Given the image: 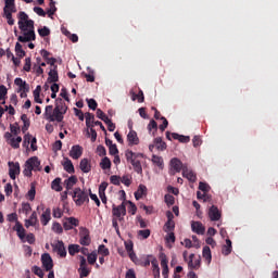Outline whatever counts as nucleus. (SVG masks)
<instances>
[{
    "label": "nucleus",
    "instance_id": "1",
    "mask_svg": "<svg viewBox=\"0 0 278 278\" xmlns=\"http://www.w3.org/2000/svg\"><path fill=\"white\" fill-rule=\"evenodd\" d=\"M17 25L22 34L17 37L18 42H31L36 40V30H34V20H29V15L25 11L17 14Z\"/></svg>",
    "mask_w": 278,
    "mask_h": 278
},
{
    "label": "nucleus",
    "instance_id": "2",
    "mask_svg": "<svg viewBox=\"0 0 278 278\" xmlns=\"http://www.w3.org/2000/svg\"><path fill=\"white\" fill-rule=\"evenodd\" d=\"M68 106H66L64 100L56 99L54 109L53 105H47L43 115L46 121H49L50 123H55V121L56 123H62V121H64V114H66Z\"/></svg>",
    "mask_w": 278,
    "mask_h": 278
},
{
    "label": "nucleus",
    "instance_id": "3",
    "mask_svg": "<svg viewBox=\"0 0 278 278\" xmlns=\"http://www.w3.org/2000/svg\"><path fill=\"white\" fill-rule=\"evenodd\" d=\"M125 157L127 162H129L138 175H142V163L140 160L144 157V154L142 153H136L131 150H126Z\"/></svg>",
    "mask_w": 278,
    "mask_h": 278
},
{
    "label": "nucleus",
    "instance_id": "4",
    "mask_svg": "<svg viewBox=\"0 0 278 278\" xmlns=\"http://www.w3.org/2000/svg\"><path fill=\"white\" fill-rule=\"evenodd\" d=\"M33 170H40V160L38 156L29 157L25 162L23 175L25 177H31Z\"/></svg>",
    "mask_w": 278,
    "mask_h": 278
},
{
    "label": "nucleus",
    "instance_id": "5",
    "mask_svg": "<svg viewBox=\"0 0 278 278\" xmlns=\"http://www.w3.org/2000/svg\"><path fill=\"white\" fill-rule=\"evenodd\" d=\"M73 201L78 207H81L84 203H90V198H88V193L81 188H75L73 191Z\"/></svg>",
    "mask_w": 278,
    "mask_h": 278
},
{
    "label": "nucleus",
    "instance_id": "6",
    "mask_svg": "<svg viewBox=\"0 0 278 278\" xmlns=\"http://www.w3.org/2000/svg\"><path fill=\"white\" fill-rule=\"evenodd\" d=\"M78 260L80 262L79 269H78L79 277L86 278L88 277V275H90V268H88V262L86 261V257H84L83 255H79Z\"/></svg>",
    "mask_w": 278,
    "mask_h": 278
},
{
    "label": "nucleus",
    "instance_id": "7",
    "mask_svg": "<svg viewBox=\"0 0 278 278\" xmlns=\"http://www.w3.org/2000/svg\"><path fill=\"white\" fill-rule=\"evenodd\" d=\"M4 138L8 142V144H10V147H12V149H21V143L23 142L22 137L14 138L11 132H5Z\"/></svg>",
    "mask_w": 278,
    "mask_h": 278
},
{
    "label": "nucleus",
    "instance_id": "8",
    "mask_svg": "<svg viewBox=\"0 0 278 278\" xmlns=\"http://www.w3.org/2000/svg\"><path fill=\"white\" fill-rule=\"evenodd\" d=\"M16 175H21V164L18 162H9V177L14 180Z\"/></svg>",
    "mask_w": 278,
    "mask_h": 278
},
{
    "label": "nucleus",
    "instance_id": "9",
    "mask_svg": "<svg viewBox=\"0 0 278 278\" xmlns=\"http://www.w3.org/2000/svg\"><path fill=\"white\" fill-rule=\"evenodd\" d=\"M41 263L46 271L53 270V258H51V254L49 253L42 254Z\"/></svg>",
    "mask_w": 278,
    "mask_h": 278
},
{
    "label": "nucleus",
    "instance_id": "10",
    "mask_svg": "<svg viewBox=\"0 0 278 278\" xmlns=\"http://www.w3.org/2000/svg\"><path fill=\"white\" fill-rule=\"evenodd\" d=\"M92 242V240L90 239V231L87 228H83L80 230V239H79V243L83 247H90V243Z\"/></svg>",
    "mask_w": 278,
    "mask_h": 278
},
{
    "label": "nucleus",
    "instance_id": "11",
    "mask_svg": "<svg viewBox=\"0 0 278 278\" xmlns=\"http://www.w3.org/2000/svg\"><path fill=\"white\" fill-rule=\"evenodd\" d=\"M112 214L113 216H115V218H119V220H123L121 216H125L127 214V207L125 206V203H122L118 206L113 204Z\"/></svg>",
    "mask_w": 278,
    "mask_h": 278
},
{
    "label": "nucleus",
    "instance_id": "12",
    "mask_svg": "<svg viewBox=\"0 0 278 278\" xmlns=\"http://www.w3.org/2000/svg\"><path fill=\"white\" fill-rule=\"evenodd\" d=\"M128 147H136L140 144V138H138V132L136 130H129L127 135Z\"/></svg>",
    "mask_w": 278,
    "mask_h": 278
},
{
    "label": "nucleus",
    "instance_id": "13",
    "mask_svg": "<svg viewBox=\"0 0 278 278\" xmlns=\"http://www.w3.org/2000/svg\"><path fill=\"white\" fill-rule=\"evenodd\" d=\"M160 260H161L162 276L164 278H168V258L166 257V254L161 253Z\"/></svg>",
    "mask_w": 278,
    "mask_h": 278
},
{
    "label": "nucleus",
    "instance_id": "14",
    "mask_svg": "<svg viewBox=\"0 0 278 278\" xmlns=\"http://www.w3.org/2000/svg\"><path fill=\"white\" fill-rule=\"evenodd\" d=\"M220 216H222V213H220V211L218 210V206L212 205V206L208 208V218H210L212 222L220 220Z\"/></svg>",
    "mask_w": 278,
    "mask_h": 278
},
{
    "label": "nucleus",
    "instance_id": "15",
    "mask_svg": "<svg viewBox=\"0 0 278 278\" xmlns=\"http://www.w3.org/2000/svg\"><path fill=\"white\" fill-rule=\"evenodd\" d=\"M81 155H84V148H81V146L78 144L73 146L70 151V157H72V160H79Z\"/></svg>",
    "mask_w": 278,
    "mask_h": 278
},
{
    "label": "nucleus",
    "instance_id": "16",
    "mask_svg": "<svg viewBox=\"0 0 278 278\" xmlns=\"http://www.w3.org/2000/svg\"><path fill=\"white\" fill-rule=\"evenodd\" d=\"M182 177L188 179V181H191V184L197 181V174H194L192 169L188 168V165L182 167Z\"/></svg>",
    "mask_w": 278,
    "mask_h": 278
},
{
    "label": "nucleus",
    "instance_id": "17",
    "mask_svg": "<svg viewBox=\"0 0 278 278\" xmlns=\"http://www.w3.org/2000/svg\"><path fill=\"white\" fill-rule=\"evenodd\" d=\"M15 86H18V92H29V85L23 78H15Z\"/></svg>",
    "mask_w": 278,
    "mask_h": 278
},
{
    "label": "nucleus",
    "instance_id": "18",
    "mask_svg": "<svg viewBox=\"0 0 278 278\" xmlns=\"http://www.w3.org/2000/svg\"><path fill=\"white\" fill-rule=\"evenodd\" d=\"M170 166L173 168V170H175V173H181V170H184V163H181V161L177 157H174L170 160Z\"/></svg>",
    "mask_w": 278,
    "mask_h": 278
},
{
    "label": "nucleus",
    "instance_id": "19",
    "mask_svg": "<svg viewBox=\"0 0 278 278\" xmlns=\"http://www.w3.org/2000/svg\"><path fill=\"white\" fill-rule=\"evenodd\" d=\"M191 229L194 233H198V236H203V233H205V226H203L201 222H192Z\"/></svg>",
    "mask_w": 278,
    "mask_h": 278
},
{
    "label": "nucleus",
    "instance_id": "20",
    "mask_svg": "<svg viewBox=\"0 0 278 278\" xmlns=\"http://www.w3.org/2000/svg\"><path fill=\"white\" fill-rule=\"evenodd\" d=\"M193 260H194V254H190L188 268H190V270H199V268H201V260H195V261Z\"/></svg>",
    "mask_w": 278,
    "mask_h": 278
},
{
    "label": "nucleus",
    "instance_id": "21",
    "mask_svg": "<svg viewBox=\"0 0 278 278\" xmlns=\"http://www.w3.org/2000/svg\"><path fill=\"white\" fill-rule=\"evenodd\" d=\"M54 251L60 257H66V248L64 247V241L59 240L54 245Z\"/></svg>",
    "mask_w": 278,
    "mask_h": 278
},
{
    "label": "nucleus",
    "instance_id": "22",
    "mask_svg": "<svg viewBox=\"0 0 278 278\" xmlns=\"http://www.w3.org/2000/svg\"><path fill=\"white\" fill-rule=\"evenodd\" d=\"M36 225H38V214L33 212L30 217L25 219V227L28 229V227H36Z\"/></svg>",
    "mask_w": 278,
    "mask_h": 278
},
{
    "label": "nucleus",
    "instance_id": "23",
    "mask_svg": "<svg viewBox=\"0 0 278 278\" xmlns=\"http://www.w3.org/2000/svg\"><path fill=\"white\" fill-rule=\"evenodd\" d=\"M79 168L84 173H90L92 170V165L90 164V160L81 159L79 163Z\"/></svg>",
    "mask_w": 278,
    "mask_h": 278
},
{
    "label": "nucleus",
    "instance_id": "24",
    "mask_svg": "<svg viewBox=\"0 0 278 278\" xmlns=\"http://www.w3.org/2000/svg\"><path fill=\"white\" fill-rule=\"evenodd\" d=\"M147 186L144 185H139L137 191L135 192V199L136 201H140V199H142V197H147Z\"/></svg>",
    "mask_w": 278,
    "mask_h": 278
},
{
    "label": "nucleus",
    "instance_id": "25",
    "mask_svg": "<svg viewBox=\"0 0 278 278\" xmlns=\"http://www.w3.org/2000/svg\"><path fill=\"white\" fill-rule=\"evenodd\" d=\"M65 161L62 163V166L66 173H70V175H73L75 173V166L73 165V161H71L68 157L64 159Z\"/></svg>",
    "mask_w": 278,
    "mask_h": 278
},
{
    "label": "nucleus",
    "instance_id": "26",
    "mask_svg": "<svg viewBox=\"0 0 278 278\" xmlns=\"http://www.w3.org/2000/svg\"><path fill=\"white\" fill-rule=\"evenodd\" d=\"M41 220V225H43V227H47V225H49V220H51V208H47L40 217Z\"/></svg>",
    "mask_w": 278,
    "mask_h": 278
},
{
    "label": "nucleus",
    "instance_id": "27",
    "mask_svg": "<svg viewBox=\"0 0 278 278\" xmlns=\"http://www.w3.org/2000/svg\"><path fill=\"white\" fill-rule=\"evenodd\" d=\"M3 12H16V3L14 0H4Z\"/></svg>",
    "mask_w": 278,
    "mask_h": 278
},
{
    "label": "nucleus",
    "instance_id": "28",
    "mask_svg": "<svg viewBox=\"0 0 278 278\" xmlns=\"http://www.w3.org/2000/svg\"><path fill=\"white\" fill-rule=\"evenodd\" d=\"M13 229L14 231H16L20 240H23L25 238V228L23 227V224H21V222H16Z\"/></svg>",
    "mask_w": 278,
    "mask_h": 278
},
{
    "label": "nucleus",
    "instance_id": "29",
    "mask_svg": "<svg viewBox=\"0 0 278 278\" xmlns=\"http://www.w3.org/2000/svg\"><path fill=\"white\" fill-rule=\"evenodd\" d=\"M202 257L206 261V264H212V250L205 245L202 250Z\"/></svg>",
    "mask_w": 278,
    "mask_h": 278
},
{
    "label": "nucleus",
    "instance_id": "30",
    "mask_svg": "<svg viewBox=\"0 0 278 278\" xmlns=\"http://www.w3.org/2000/svg\"><path fill=\"white\" fill-rule=\"evenodd\" d=\"M232 245H231V239H226V244L222 248V254L223 255H231Z\"/></svg>",
    "mask_w": 278,
    "mask_h": 278
},
{
    "label": "nucleus",
    "instance_id": "31",
    "mask_svg": "<svg viewBox=\"0 0 278 278\" xmlns=\"http://www.w3.org/2000/svg\"><path fill=\"white\" fill-rule=\"evenodd\" d=\"M172 138L174 139V140H178V142H182V143H188V142H190V137L189 136H184V135H179V134H177V132H173L172 134Z\"/></svg>",
    "mask_w": 278,
    "mask_h": 278
},
{
    "label": "nucleus",
    "instance_id": "32",
    "mask_svg": "<svg viewBox=\"0 0 278 278\" xmlns=\"http://www.w3.org/2000/svg\"><path fill=\"white\" fill-rule=\"evenodd\" d=\"M66 190H73V186L77 184V176H71L70 178L64 180Z\"/></svg>",
    "mask_w": 278,
    "mask_h": 278
},
{
    "label": "nucleus",
    "instance_id": "33",
    "mask_svg": "<svg viewBox=\"0 0 278 278\" xmlns=\"http://www.w3.org/2000/svg\"><path fill=\"white\" fill-rule=\"evenodd\" d=\"M85 118H86V127L90 128V127H94V114L87 112L85 114Z\"/></svg>",
    "mask_w": 278,
    "mask_h": 278
},
{
    "label": "nucleus",
    "instance_id": "34",
    "mask_svg": "<svg viewBox=\"0 0 278 278\" xmlns=\"http://www.w3.org/2000/svg\"><path fill=\"white\" fill-rule=\"evenodd\" d=\"M100 168H102V170H108L110 168H112V161H110V157L104 156L101 162H100Z\"/></svg>",
    "mask_w": 278,
    "mask_h": 278
},
{
    "label": "nucleus",
    "instance_id": "35",
    "mask_svg": "<svg viewBox=\"0 0 278 278\" xmlns=\"http://www.w3.org/2000/svg\"><path fill=\"white\" fill-rule=\"evenodd\" d=\"M154 144L157 151H166V142L161 137L154 139Z\"/></svg>",
    "mask_w": 278,
    "mask_h": 278
},
{
    "label": "nucleus",
    "instance_id": "36",
    "mask_svg": "<svg viewBox=\"0 0 278 278\" xmlns=\"http://www.w3.org/2000/svg\"><path fill=\"white\" fill-rule=\"evenodd\" d=\"M58 12V8L55 7V1L51 0L49 3V9H47V14L49 18H53V14Z\"/></svg>",
    "mask_w": 278,
    "mask_h": 278
},
{
    "label": "nucleus",
    "instance_id": "37",
    "mask_svg": "<svg viewBox=\"0 0 278 278\" xmlns=\"http://www.w3.org/2000/svg\"><path fill=\"white\" fill-rule=\"evenodd\" d=\"M52 190H55V192H62V178H55L52 181Z\"/></svg>",
    "mask_w": 278,
    "mask_h": 278
},
{
    "label": "nucleus",
    "instance_id": "38",
    "mask_svg": "<svg viewBox=\"0 0 278 278\" xmlns=\"http://www.w3.org/2000/svg\"><path fill=\"white\" fill-rule=\"evenodd\" d=\"M152 162L155 166H159V168H164V159H162V156L153 154Z\"/></svg>",
    "mask_w": 278,
    "mask_h": 278
},
{
    "label": "nucleus",
    "instance_id": "39",
    "mask_svg": "<svg viewBox=\"0 0 278 278\" xmlns=\"http://www.w3.org/2000/svg\"><path fill=\"white\" fill-rule=\"evenodd\" d=\"M148 131L149 134L152 132V136H155V131H157V122H155V119L150 121Z\"/></svg>",
    "mask_w": 278,
    "mask_h": 278
},
{
    "label": "nucleus",
    "instance_id": "40",
    "mask_svg": "<svg viewBox=\"0 0 278 278\" xmlns=\"http://www.w3.org/2000/svg\"><path fill=\"white\" fill-rule=\"evenodd\" d=\"M10 131L12 136H18V134H21V126H18V123L11 124Z\"/></svg>",
    "mask_w": 278,
    "mask_h": 278
},
{
    "label": "nucleus",
    "instance_id": "41",
    "mask_svg": "<svg viewBox=\"0 0 278 278\" xmlns=\"http://www.w3.org/2000/svg\"><path fill=\"white\" fill-rule=\"evenodd\" d=\"M15 53L17 58H25L26 55L25 50H23V45H21L20 42H16L15 45Z\"/></svg>",
    "mask_w": 278,
    "mask_h": 278
},
{
    "label": "nucleus",
    "instance_id": "42",
    "mask_svg": "<svg viewBox=\"0 0 278 278\" xmlns=\"http://www.w3.org/2000/svg\"><path fill=\"white\" fill-rule=\"evenodd\" d=\"M38 34L41 38H47V36H51V29H49L47 26H43L42 28H38Z\"/></svg>",
    "mask_w": 278,
    "mask_h": 278
},
{
    "label": "nucleus",
    "instance_id": "43",
    "mask_svg": "<svg viewBox=\"0 0 278 278\" xmlns=\"http://www.w3.org/2000/svg\"><path fill=\"white\" fill-rule=\"evenodd\" d=\"M87 262L91 266H94L97 264V252H91L87 255Z\"/></svg>",
    "mask_w": 278,
    "mask_h": 278
},
{
    "label": "nucleus",
    "instance_id": "44",
    "mask_svg": "<svg viewBox=\"0 0 278 278\" xmlns=\"http://www.w3.org/2000/svg\"><path fill=\"white\" fill-rule=\"evenodd\" d=\"M80 251V245L79 244H70L68 245V253L70 255H75L76 253H79Z\"/></svg>",
    "mask_w": 278,
    "mask_h": 278
},
{
    "label": "nucleus",
    "instance_id": "45",
    "mask_svg": "<svg viewBox=\"0 0 278 278\" xmlns=\"http://www.w3.org/2000/svg\"><path fill=\"white\" fill-rule=\"evenodd\" d=\"M98 253L103 255V257H108V255H110V250L104 244H101L98 248Z\"/></svg>",
    "mask_w": 278,
    "mask_h": 278
},
{
    "label": "nucleus",
    "instance_id": "46",
    "mask_svg": "<svg viewBox=\"0 0 278 278\" xmlns=\"http://www.w3.org/2000/svg\"><path fill=\"white\" fill-rule=\"evenodd\" d=\"M48 75H49L48 79L50 80V84H55L59 80L58 71H50Z\"/></svg>",
    "mask_w": 278,
    "mask_h": 278
},
{
    "label": "nucleus",
    "instance_id": "47",
    "mask_svg": "<svg viewBox=\"0 0 278 278\" xmlns=\"http://www.w3.org/2000/svg\"><path fill=\"white\" fill-rule=\"evenodd\" d=\"M4 12V16L8 21V25H14V18L12 17V14H14V11H3Z\"/></svg>",
    "mask_w": 278,
    "mask_h": 278
},
{
    "label": "nucleus",
    "instance_id": "48",
    "mask_svg": "<svg viewBox=\"0 0 278 278\" xmlns=\"http://www.w3.org/2000/svg\"><path fill=\"white\" fill-rule=\"evenodd\" d=\"M4 99H8V88L5 85H0V101H4Z\"/></svg>",
    "mask_w": 278,
    "mask_h": 278
},
{
    "label": "nucleus",
    "instance_id": "49",
    "mask_svg": "<svg viewBox=\"0 0 278 278\" xmlns=\"http://www.w3.org/2000/svg\"><path fill=\"white\" fill-rule=\"evenodd\" d=\"M30 143H31V135H30V134H26V135L24 136V141H23V147H24V149H27V151H28Z\"/></svg>",
    "mask_w": 278,
    "mask_h": 278
},
{
    "label": "nucleus",
    "instance_id": "50",
    "mask_svg": "<svg viewBox=\"0 0 278 278\" xmlns=\"http://www.w3.org/2000/svg\"><path fill=\"white\" fill-rule=\"evenodd\" d=\"M31 271L34 273V275H37V277L43 278L45 277V271H42V268L38 267V266H33Z\"/></svg>",
    "mask_w": 278,
    "mask_h": 278
},
{
    "label": "nucleus",
    "instance_id": "51",
    "mask_svg": "<svg viewBox=\"0 0 278 278\" xmlns=\"http://www.w3.org/2000/svg\"><path fill=\"white\" fill-rule=\"evenodd\" d=\"M97 116L98 118H100V121H103V123H106L108 121H110V117H108V115H105V113L101 111V109L97 110Z\"/></svg>",
    "mask_w": 278,
    "mask_h": 278
},
{
    "label": "nucleus",
    "instance_id": "52",
    "mask_svg": "<svg viewBox=\"0 0 278 278\" xmlns=\"http://www.w3.org/2000/svg\"><path fill=\"white\" fill-rule=\"evenodd\" d=\"M27 197L29 201H34V199H36V186L31 185L30 189L27 192Z\"/></svg>",
    "mask_w": 278,
    "mask_h": 278
},
{
    "label": "nucleus",
    "instance_id": "53",
    "mask_svg": "<svg viewBox=\"0 0 278 278\" xmlns=\"http://www.w3.org/2000/svg\"><path fill=\"white\" fill-rule=\"evenodd\" d=\"M33 11L35 12V14H37L38 16H47V12L45 11L43 8L40 7H34Z\"/></svg>",
    "mask_w": 278,
    "mask_h": 278
},
{
    "label": "nucleus",
    "instance_id": "54",
    "mask_svg": "<svg viewBox=\"0 0 278 278\" xmlns=\"http://www.w3.org/2000/svg\"><path fill=\"white\" fill-rule=\"evenodd\" d=\"M97 153L100 157H105V155H108V150H105V147L103 146H98Z\"/></svg>",
    "mask_w": 278,
    "mask_h": 278
},
{
    "label": "nucleus",
    "instance_id": "55",
    "mask_svg": "<svg viewBox=\"0 0 278 278\" xmlns=\"http://www.w3.org/2000/svg\"><path fill=\"white\" fill-rule=\"evenodd\" d=\"M138 236H140L143 240H147L151 236L150 229L139 230Z\"/></svg>",
    "mask_w": 278,
    "mask_h": 278
},
{
    "label": "nucleus",
    "instance_id": "56",
    "mask_svg": "<svg viewBox=\"0 0 278 278\" xmlns=\"http://www.w3.org/2000/svg\"><path fill=\"white\" fill-rule=\"evenodd\" d=\"M128 213L131 214V216H135L136 212H138V206H136L131 201H128Z\"/></svg>",
    "mask_w": 278,
    "mask_h": 278
},
{
    "label": "nucleus",
    "instance_id": "57",
    "mask_svg": "<svg viewBox=\"0 0 278 278\" xmlns=\"http://www.w3.org/2000/svg\"><path fill=\"white\" fill-rule=\"evenodd\" d=\"M52 231H54V233H62L64 229L62 228V225L60 223H54L52 225Z\"/></svg>",
    "mask_w": 278,
    "mask_h": 278
},
{
    "label": "nucleus",
    "instance_id": "58",
    "mask_svg": "<svg viewBox=\"0 0 278 278\" xmlns=\"http://www.w3.org/2000/svg\"><path fill=\"white\" fill-rule=\"evenodd\" d=\"M175 230V222L167 220L165 223V231L170 232Z\"/></svg>",
    "mask_w": 278,
    "mask_h": 278
},
{
    "label": "nucleus",
    "instance_id": "59",
    "mask_svg": "<svg viewBox=\"0 0 278 278\" xmlns=\"http://www.w3.org/2000/svg\"><path fill=\"white\" fill-rule=\"evenodd\" d=\"M87 103H88V108L90 109V110H97V108H98V103H97V100H94V99H87Z\"/></svg>",
    "mask_w": 278,
    "mask_h": 278
},
{
    "label": "nucleus",
    "instance_id": "60",
    "mask_svg": "<svg viewBox=\"0 0 278 278\" xmlns=\"http://www.w3.org/2000/svg\"><path fill=\"white\" fill-rule=\"evenodd\" d=\"M110 181L113 186H121V176L113 175L110 177Z\"/></svg>",
    "mask_w": 278,
    "mask_h": 278
},
{
    "label": "nucleus",
    "instance_id": "61",
    "mask_svg": "<svg viewBox=\"0 0 278 278\" xmlns=\"http://www.w3.org/2000/svg\"><path fill=\"white\" fill-rule=\"evenodd\" d=\"M164 199L167 205H175V197H173L172 194H165Z\"/></svg>",
    "mask_w": 278,
    "mask_h": 278
},
{
    "label": "nucleus",
    "instance_id": "62",
    "mask_svg": "<svg viewBox=\"0 0 278 278\" xmlns=\"http://www.w3.org/2000/svg\"><path fill=\"white\" fill-rule=\"evenodd\" d=\"M199 190H201L204 193H207V191L210 190V185H207L206 182L201 181L199 184Z\"/></svg>",
    "mask_w": 278,
    "mask_h": 278
},
{
    "label": "nucleus",
    "instance_id": "63",
    "mask_svg": "<svg viewBox=\"0 0 278 278\" xmlns=\"http://www.w3.org/2000/svg\"><path fill=\"white\" fill-rule=\"evenodd\" d=\"M128 256L130 257L131 262H134V264H140V260H138V256L136 255V252H128Z\"/></svg>",
    "mask_w": 278,
    "mask_h": 278
},
{
    "label": "nucleus",
    "instance_id": "64",
    "mask_svg": "<svg viewBox=\"0 0 278 278\" xmlns=\"http://www.w3.org/2000/svg\"><path fill=\"white\" fill-rule=\"evenodd\" d=\"M62 214H63L62 208L60 207L53 208L52 215L54 218H62Z\"/></svg>",
    "mask_w": 278,
    "mask_h": 278
}]
</instances>
